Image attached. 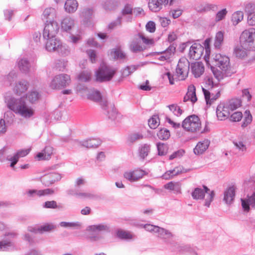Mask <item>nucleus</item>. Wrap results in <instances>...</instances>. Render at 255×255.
Wrapping results in <instances>:
<instances>
[{"label": "nucleus", "mask_w": 255, "mask_h": 255, "mask_svg": "<svg viewBox=\"0 0 255 255\" xmlns=\"http://www.w3.org/2000/svg\"><path fill=\"white\" fill-rule=\"evenodd\" d=\"M247 50L241 45L235 48L234 54L237 57L242 59L247 56Z\"/></svg>", "instance_id": "38"}, {"label": "nucleus", "mask_w": 255, "mask_h": 255, "mask_svg": "<svg viewBox=\"0 0 255 255\" xmlns=\"http://www.w3.org/2000/svg\"><path fill=\"white\" fill-rule=\"evenodd\" d=\"M28 87V82L26 80H22L15 83L13 91L16 94L20 95L27 91Z\"/></svg>", "instance_id": "20"}, {"label": "nucleus", "mask_w": 255, "mask_h": 255, "mask_svg": "<svg viewBox=\"0 0 255 255\" xmlns=\"http://www.w3.org/2000/svg\"><path fill=\"white\" fill-rule=\"evenodd\" d=\"M41 97L40 94L37 91L32 90L28 92L25 97L16 99L11 96L5 97V102L8 109L25 118H29L34 114L33 109L28 107L25 102L26 99L31 104H35Z\"/></svg>", "instance_id": "1"}, {"label": "nucleus", "mask_w": 255, "mask_h": 255, "mask_svg": "<svg viewBox=\"0 0 255 255\" xmlns=\"http://www.w3.org/2000/svg\"><path fill=\"white\" fill-rule=\"evenodd\" d=\"M204 50L203 47L200 44L194 43L190 48L189 55L193 59H198Z\"/></svg>", "instance_id": "15"}, {"label": "nucleus", "mask_w": 255, "mask_h": 255, "mask_svg": "<svg viewBox=\"0 0 255 255\" xmlns=\"http://www.w3.org/2000/svg\"><path fill=\"white\" fill-rule=\"evenodd\" d=\"M186 94L193 103H195L197 101V98L196 95V89L194 85H191L188 87V92Z\"/></svg>", "instance_id": "42"}, {"label": "nucleus", "mask_w": 255, "mask_h": 255, "mask_svg": "<svg viewBox=\"0 0 255 255\" xmlns=\"http://www.w3.org/2000/svg\"><path fill=\"white\" fill-rule=\"evenodd\" d=\"M241 201L242 207L245 211L249 212L250 206L255 208V191L252 195L248 194L247 199H241Z\"/></svg>", "instance_id": "16"}, {"label": "nucleus", "mask_w": 255, "mask_h": 255, "mask_svg": "<svg viewBox=\"0 0 255 255\" xmlns=\"http://www.w3.org/2000/svg\"><path fill=\"white\" fill-rule=\"evenodd\" d=\"M150 144L145 143L141 145L139 149L140 157L142 159L145 158L148 155V154L150 151Z\"/></svg>", "instance_id": "41"}, {"label": "nucleus", "mask_w": 255, "mask_h": 255, "mask_svg": "<svg viewBox=\"0 0 255 255\" xmlns=\"http://www.w3.org/2000/svg\"><path fill=\"white\" fill-rule=\"evenodd\" d=\"M39 227L40 234L46 232H50L56 228V226L52 224H46Z\"/></svg>", "instance_id": "56"}, {"label": "nucleus", "mask_w": 255, "mask_h": 255, "mask_svg": "<svg viewBox=\"0 0 255 255\" xmlns=\"http://www.w3.org/2000/svg\"><path fill=\"white\" fill-rule=\"evenodd\" d=\"M78 197L83 199H96L98 196L93 192H79Z\"/></svg>", "instance_id": "46"}, {"label": "nucleus", "mask_w": 255, "mask_h": 255, "mask_svg": "<svg viewBox=\"0 0 255 255\" xmlns=\"http://www.w3.org/2000/svg\"><path fill=\"white\" fill-rule=\"evenodd\" d=\"M241 101L239 99H232L227 102L226 105L231 111H235L241 106Z\"/></svg>", "instance_id": "34"}, {"label": "nucleus", "mask_w": 255, "mask_h": 255, "mask_svg": "<svg viewBox=\"0 0 255 255\" xmlns=\"http://www.w3.org/2000/svg\"><path fill=\"white\" fill-rule=\"evenodd\" d=\"M144 65V64L141 63L136 65L127 66L123 71V75L126 76H128Z\"/></svg>", "instance_id": "37"}, {"label": "nucleus", "mask_w": 255, "mask_h": 255, "mask_svg": "<svg viewBox=\"0 0 255 255\" xmlns=\"http://www.w3.org/2000/svg\"><path fill=\"white\" fill-rule=\"evenodd\" d=\"M93 12V9L90 8H85L81 12L80 16L84 18L86 20H87L91 17Z\"/></svg>", "instance_id": "48"}, {"label": "nucleus", "mask_w": 255, "mask_h": 255, "mask_svg": "<svg viewBox=\"0 0 255 255\" xmlns=\"http://www.w3.org/2000/svg\"><path fill=\"white\" fill-rule=\"evenodd\" d=\"M190 171L189 169H185L182 166L176 167L174 169L167 171L163 175V178L165 179L170 178L174 176L177 175L181 173H186Z\"/></svg>", "instance_id": "19"}, {"label": "nucleus", "mask_w": 255, "mask_h": 255, "mask_svg": "<svg viewBox=\"0 0 255 255\" xmlns=\"http://www.w3.org/2000/svg\"><path fill=\"white\" fill-rule=\"evenodd\" d=\"M79 80L82 82H88L91 79V73L87 71L81 72L78 75Z\"/></svg>", "instance_id": "47"}, {"label": "nucleus", "mask_w": 255, "mask_h": 255, "mask_svg": "<svg viewBox=\"0 0 255 255\" xmlns=\"http://www.w3.org/2000/svg\"><path fill=\"white\" fill-rule=\"evenodd\" d=\"M246 190L251 189V190L255 189V178H251L249 180L245 181L244 184Z\"/></svg>", "instance_id": "52"}, {"label": "nucleus", "mask_w": 255, "mask_h": 255, "mask_svg": "<svg viewBox=\"0 0 255 255\" xmlns=\"http://www.w3.org/2000/svg\"><path fill=\"white\" fill-rule=\"evenodd\" d=\"M210 141L204 140L202 142H199L194 148V153L196 155L202 154L208 148Z\"/></svg>", "instance_id": "24"}, {"label": "nucleus", "mask_w": 255, "mask_h": 255, "mask_svg": "<svg viewBox=\"0 0 255 255\" xmlns=\"http://www.w3.org/2000/svg\"><path fill=\"white\" fill-rule=\"evenodd\" d=\"M78 143L87 148H94L98 147L101 143V141L97 138H90L89 139L78 141Z\"/></svg>", "instance_id": "22"}, {"label": "nucleus", "mask_w": 255, "mask_h": 255, "mask_svg": "<svg viewBox=\"0 0 255 255\" xmlns=\"http://www.w3.org/2000/svg\"><path fill=\"white\" fill-rule=\"evenodd\" d=\"M88 230L93 232H110V227L107 225L100 224L90 226L88 227Z\"/></svg>", "instance_id": "29"}, {"label": "nucleus", "mask_w": 255, "mask_h": 255, "mask_svg": "<svg viewBox=\"0 0 255 255\" xmlns=\"http://www.w3.org/2000/svg\"><path fill=\"white\" fill-rule=\"evenodd\" d=\"M61 29L66 32H70L75 26V20L73 18L67 16L61 22Z\"/></svg>", "instance_id": "18"}, {"label": "nucleus", "mask_w": 255, "mask_h": 255, "mask_svg": "<svg viewBox=\"0 0 255 255\" xmlns=\"http://www.w3.org/2000/svg\"><path fill=\"white\" fill-rule=\"evenodd\" d=\"M111 54L115 60H124L126 59V54L119 49H113Z\"/></svg>", "instance_id": "39"}, {"label": "nucleus", "mask_w": 255, "mask_h": 255, "mask_svg": "<svg viewBox=\"0 0 255 255\" xmlns=\"http://www.w3.org/2000/svg\"><path fill=\"white\" fill-rule=\"evenodd\" d=\"M16 78L17 74L15 72L13 71L9 72V73L6 76V79L9 85H10Z\"/></svg>", "instance_id": "61"}, {"label": "nucleus", "mask_w": 255, "mask_h": 255, "mask_svg": "<svg viewBox=\"0 0 255 255\" xmlns=\"http://www.w3.org/2000/svg\"><path fill=\"white\" fill-rule=\"evenodd\" d=\"M231 111L226 104L221 103L216 109V115L218 120L223 121L229 118Z\"/></svg>", "instance_id": "12"}, {"label": "nucleus", "mask_w": 255, "mask_h": 255, "mask_svg": "<svg viewBox=\"0 0 255 255\" xmlns=\"http://www.w3.org/2000/svg\"><path fill=\"white\" fill-rule=\"evenodd\" d=\"M240 42L245 49L255 50V29L251 28L243 31L240 35Z\"/></svg>", "instance_id": "2"}, {"label": "nucleus", "mask_w": 255, "mask_h": 255, "mask_svg": "<svg viewBox=\"0 0 255 255\" xmlns=\"http://www.w3.org/2000/svg\"><path fill=\"white\" fill-rule=\"evenodd\" d=\"M235 196V189L234 186L227 189L224 192V201L227 204H231L234 200Z\"/></svg>", "instance_id": "23"}, {"label": "nucleus", "mask_w": 255, "mask_h": 255, "mask_svg": "<svg viewBox=\"0 0 255 255\" xmlns=\"http://www.w3.org/2000/svg\"><path fill=\"white\" fill-rule=\"evenodd\" d=\"M144 48L140 45L138 38H135L130 43L129 49L133 53H137L143 51Z\"/></svg>", "instance_id": "31"}, {"label": "nucleus", "mask_w": 255, "mask_h": 255, "mask_svg": "<svg viewBox=\"0 0 255 255\" xmlns=\"http://www.w3.org/2000/svg\"><path fill=\"white\" fill-rule=\"evenodd\" d=\"M87 98L95 102H100V105L103 109H105L107 106V102L102 100V96L99 91L94 89L91 90L87 94Z\"/></svg>", "instance_id": "14"}, {"label": "nucleus", "mask_w": 255, "mask_h": 255, "mask_svg": "<svg viewBox=\"0 0 255 255\" xmlns=\"http://www.w3.org/2000/svg\"><path fill=\"white\" fill-rule=\"evenodd\" d=\"M71 82L69 75L61 74L55 76L50 84V87L52 89L59 90L68 86Z\"/></svg>", "instance_id": "7"}, {"label": "nucleus", "mask_w": 255, "mask_h": 255, "mask_svg": "<svg viewBox=\"0 0 255 255\" xmlns=\"http://www.w3.org/2000/svg\"><path fill=\"white\" fill-rule=\"evenodd\" d=\"M25 194L26 195L28 198L31 199L42 197L41 190L30 189L27 191Z\"/></svg>", "instance_id": "44"}, {"label": "nucleus", "mask_w": 255, "mask_h": 255, "mask_svg": "<svg viewBox=\"0 0 255 255\" xmlns=\"http://www.w3.org/2000/svg\"><path fill=\"white\" fill-rule=\"evenodd\" d=\"M107 111V115L109 119L111 120H115L117 119L118 116V113L117 112L114 105H111L110 106H107L105 109H103Z\"/></svg>", "instance_id": "32"}, {"label": "nucleus", "mask_w": 255, "mask_h": 255, "mask_svg": "<svg viewBox=\"0 0 255 255\" xmlns=\"http://www.w3.org/2000/svg\"><path fill=\"white\" fill-rule=\"evenodd\" d=\"M211 70L212 71V72L215 76V77L218 80L220 81L221 79H223L224 78V75L226 74H225V71H223V70L220 71L218 69H216L214 67H211Z\"/></svg>", "instance_id": "57"}, {"label": "nucleus", "mask_w": 255, "mask_h": 255, "mask_svg": "<svg viewBox=\"0 0 255 255\" xmlns=\"http://www.w3.org/2000/svg\"><path fill=\"white\" fill-rule=\"evenodd\" d=\"M157 148L159 155H164L167 153V146L164 143L158 142L157 143Z\"/></svg>", "instance_id": "51"}, {"label": "nucleus", "mask_w": 255, "mask_h": 255, "mask_svg": "<svg viewBox=\"0 0 255 255\" xmlns=\"http://www.w3.org/2000/svg\"><path fill=\"white\" fill-rule=\"evenodd\" d=\"M176 49V47L174 44H171L164 51L161 52L163 55L160 56L158 59L162 61H164L169 59L172 55L174 54Z\"/></svg>", "instance_id": "25"}, {"label": "nucleus", "mask_w": 255, "mask_h": 255, "mask_svg": "<svg viewBox=\"0 0 255 255\" xmlns=\"http://www.w3.org/2000/svg\"><path fill=\"white\" fill-rule=\"evenodd\" d=\"M116 73V70L105 65H101L95 73L96 81L104 82L112 80Z\"/></svg>", "instance_id": "4"}, {"label": "nucleus", "mask_w": 255, "mask_h": 255, "mask_svg": "<svg viewBox=\"0 0 255 255\" xmlns=\"http://www.w3.org/2000/svg\"><path fill=\"white\" fill-rule=\"evenodd\" d=\"M44 208L56 209L58 208L57 203L55 201H46L43 205Z\"/></svg>", "instance_id": "63"}, {"label": "nucleus", "mask_w": 255, "mask_h": 255, "mask_svg": "<svg viewBox=\"0 0 255 255\" xmlns=\"http://www.w3.org/2000/svg\"><path fill=\"white\" fill-rule=\"evenodd\" d=\"M122 18L121 16H119L115 21L111 22L108 25L109 29H113L117 26L121 25L122 23Z\"/></svg>", "instance_id": "64"}, {"label": "nucleus", "mask_w": 255, "mask_h": 255, "mask_svg": "<svg viewBox=\"0 0 255 255\" xmlns=\"http://www.w3.org/2000/svg\"><path fill=\"white\" fill-rule=\"evenodd\" d=\"M203 189L199 187L195 188L192 192L191 196L193 199L203 200L204 199L205 193H208V195L205 200L204 205L209 207L215 196V192L213 190L209 192L210 189L205 185H203Z\"/></svg>", "instance_id": "3"}, {"label": "nucleus", "mask_w": 255, "mask_h": 255, "mask_svg": "<svg viewBox=\"0 0 255 255\" xmlns=\"http://www.w3.org/2000/svg\"><path fill=\"white\" fill-rule=\"evenodd\" d=\"M56 17V10L55 8L52 7L45 8L41 15L42 19L45 23L56 21L55 19Z\"/></svg>", "instance_id": "13"}, {"label": "nucleus", "mask_w": 255, "mask_h": 255, "mask_svg": "<svg viewBox=\"0 0 255 255\" xmlns=\"http://www.w3.org/2000/svg\"><path fill=\"white\" fill-rule=\"evenodd\" d=\"M215 66L218 67L221 70L225 71L226 76H230L232 72L230 71L231 68L230 59L225 55L220 53L216 54L213 57Z\"/></svg>", "instance_id": "5"}, {"label": "nucleus", "mask_w": 255, "mask_h": 255, "mask_svg": "<svg viewBox=\"0 0 255 255\" xmlns=\"http://www.w3.org/2000/svg\"><path fill=\"white\" fill-rule=\"evenodd\" d=\"M191 70L195 77L198 78L203 73L204 67L201 62H197L191 64Z\"/></svg>", "instance_id": "21"}, {"label": "nucleus", "mask_w": 255, "mask_h": 255, "mask_svg": "<svg viewBox=\"0 0 255 255\" xmlns=\"http://www.w3.org/2000/svg\"><path fill=\"white\" fill-rule=\"evenodd\" d=\"M224 38V36L223 32L220 31L216 33L214 44L216 48L220 49L223 43Z\"/></svg>", "instance_id": "36"}, {"label": "nucleus", "mask_w": 255, "mask_h": 255, "mask_svg": "<svg viewBox=\"0 0 255 255\" xmlns=\"http://www.w3.org/2000/svg\"><path fill=\"white\" fill-rule=\"evenodd\" d=\"M121 13L123 16L132 14L133 13L132 5L128 3L125 4L121 11Z\"/></svg>", "instance_id": "55"}, {"label": "nucleus", "mask_w": 255, "mask_h": 255, "mask_svg": "<svg viewBox=\"0 0 255 255\" xmlns=\"http://www.w3.org/2000/svg\"><path fill=\"white\" fill-rule=\"evenodd\" d=\"M158 138L162 140H167L170 136V132L165 128H160L157 133Z\"/></svg>", "instance_id": "40"}, {"label": "nucleus", "mask_w": 255, "mask_h": 255, "mask_svg": "<svg viewBox=\"0 0 255 255\" xmlns=\"http://www.w3.org/2000/svg\"><path fill=\"white\" fill-rule=\"evenodd\" d=\"M158 117L157 116H152L150 119L148 120V125L152 129L156 128L159 125Z\"/></svg>", "instance_id": "53"}, {"label": "nucleus", "mask_w": 255, "mask_h": 255, "mask_svg": "<svg viewBox=\"0 0 255 255\" xmlns=\"http://www.w3.org/2000/svg\"><path fill=\"white\" fill-rule=\"evenodd\" d=\"M156 233L158 234V237L162 239H163L164 242L168 243V240L173 237L172 234L163 228L159 227L157 229Z\"/></svg>", "instance_id": "26"}, {"label": "nucleus", "mask_w": 255, "mask_h": 255, "mask_svg": "<svg viewBox=\"0 0 255 255\" xmlns=\"http://www.w3.org/2000/svg\"><path fill=\"white\" fill-rule=\"evenodd\" d=\"M244 17V13L241 11L234 12L232 16V21L234 25H237L241 22Z\"/></svg>", "instance_id": "43"}, {"label": "nucleus", "mask_w": 255, "mask_h": 255, "mask_svg": "<svg viewBox=\"0 0 255 255\" xmlns=\"http://www.w3.org/2000/svg\"><path fill=\"white\" fill-rule=\"evenodd\" d=\"M227 12H228V11H227L226 8H223L222 10L219 11L216 15V18H215L216 21H217V22L220 21L222 20V19H223L225 17L226 15H227Z\"/></svg>", "instance_id": "59"}, {"label": "nucleus", "mask_w": 255, "mask_h": 255, "mask_svg": "<svg viewBox=\"0 0 255 255\" xmlns=\"http://www.w3.org/2000/svg\"><path fill=\"white\" fill-rule=\"evenodd\" d=\"M202 91L207 105H211L220 96V91H218L216 94H214L204 88H202Z\"/></svg>", "instance_id": "17"}, {"label": "nucleus", "mask_w": 255, "mask_h": 255, "mask_svg": "<svg viewBox=\"0 0 255 255\" xmlns=\"http://www.w3.org/2000/svg\"><path fill=\"white\" fill-rule=\"evenodd\" d=\"M18 66L19 70L24 73H28L31 67L30 63L26 58L20 59L18 61Z\"/></svg>", "instance_id": "30"}, {"label": "nucleus", "mask_w": 255, "mask_h": 255, "mask_svg": "<svg viewBox=\"0 0 255 255\" xmlns=\"http://www.w3.org/2000/svg\"><path fill=\"white\" fill-rule=\"evenodd\" d=\"M14 248V244L9 240H2L0 241V251L8 252L10 249Z\"/></svg>", "instance_id": "35"}, {"label": "nucleus", "mask_w": 255, "mask_h": 255, "mask_svg": "<svg viewBox=\"0 0 255 255\" xmlns=\"http://www.w3.org/2000/svg\"><path fill=\"white\" fill-rule=\"evenodd\" d=\"M60 226L64 228H79L81 226V223L77 222H61L60 223Z\"/></svg>", "instance_id": "54"}, {"label": "nucleus", "mask_w": 255, "mask_h": 255, "mask_svg": "<svg viewBox=\"0 0 255 255\" xmlns=\"http://www.w3.org/2000/svg\"><path fill=\"white\" fill-rule=\"evenodd\" d=\"M181 126L185 130L194 132L199 130L201 128V122L198 116L192 115L183 120Z\"/></svg>", "instance_id": "6"}, {"label": "nucleus", "mask_w": 255, "mask_h": 255, "mask_svg": "<svg viewBox=\"0 0 255 255\" xmlns=\"http://www.w3.org/2000/svg\"><path fill=\"white\" fill-rule=\"evenodd\" d=\"M137 36L138 37V39L139 41L141 39L142 40L143 42L146 44H151L153 43L152 39L146 37L142 33H139Z\"/></svg>", "instance_id": "62"}, {"label": "nucleus", "mask_w": 255, "mask_h": 255, "mask_svg": "<svg viewBox=\"0 0 255 255\" xmlns=\"http://www.w3.org/2000/svg\"><path fill=\"white\" fill-rule=\"evenodd\" d=\"M169 110L172 112L174 115L179 117L183 113V110L176 104H172L167 106Z\"/></svg>", "instance_id": "49"}, {"label": "nucleus", "mask_w": 255, "mask_h": 255, "mask_svg": "<svg viewBox=\"0 0 255 255\" xmlns=\"http://www.w3.org/2000/svg\"><path fill=\"white\" fill-rule=\"evenodd\" d=\"M245 118L242 124L243 128L246 127L249 124H251L252 121V116L250 111L246 110L245 112Z\"/></svg>", "instance_id": "50"}, {"label": "nucleus", "mask_w": 255, "mask_h": 255, "mask_svg": "<svg viewBox=\"0 0 255 255\" xmlns=\"http://www.w3.org/2000/svg\"><path fill=\"white\" fill-rule=\"evenodd\" d=\"M45 40V48L49 51H59L61 49L62 45L61 41L55 37L54 38H44Z\"/></svg>", "instance_id": "10"}, {"label": "nucleus", "mask_w": 255, "mask_h": 255, "mask_svg": "<svg viewBox=\"0 0 255 255\" xmlns=\"http://www.w3.org/2000/svg\"><path fill=\"white\" fill-rule=\"evenodd\" d=\"M78 3L76 0H67L65 3L64 8L68 13L74 12L78 8Z\"/></svg>", "instance_id": "28"}, {"label": "nucleus", "mask_w": 255, "mask_h": 255, "mask_svg": "<svg viewBox=\"0 0 255 255\" xmlns=\"http://www.w3.org/2000/svg\"><path fill=\"white\" fill-rule=\"evenodd\" d=\"M117 236L119 238L122 240H129L132 238V236L130 233L122 230L117 231Z\"/></svg>", "instance_id": "45"}, {"label": "nucleus", "mask_w": 255, "mask_h": 255, "mask_svg": "<svg viewBox=\"0 0 255 255\" xmlns=\"http://www.w3.org/2000/svg\"><path fill=\"white\" fill-rule=\"evenodd\" d=\"M60 174L57 172H52L44 175L41 177V181L45 186L49 187L55 182H57L61 179Z\"/></svg>", "instance_id": "11"}, {"label": "nucleus", "mask_w": 255, "mask_h": 255, "mask_svg": "<svg viewBox=\"0 0 255 255\" xmlns=\"http://www.w3.org/2000/svg\"><path fill=\"white\" fill-rule=\"evenodd\" d=\"M53 153V147L50 146H46L41 152H39L36 156L39 160H47L50 158Z\"/></svg>", "instance_id": "27"}, {"label": "nucleus", "mask_w": 255, "mask_h": 255, "mask_svg": "<svg viewBox=\"0 0 255 255\" xmlns=\"http://www.w3.org/2000/svg\"><path fill=\"white\" fill-rule=\"evenodd\" d=\"M143 138V136L141 133H133L129 135L128 137V141L131 143H133L137 140L141 139Z\"/></svg>", "instance_id": "58"}, {"label": "nucleus", "mask_w": 255, "mask_h": 255, "mask_svg": "<svg viewBox=\"0 0 255 255\" xmlns=\"http://www.w3.org/2000/svg\"><path fill=\"white\" fill-rule=\"evenodd\" d=\"M163 4L159 0H151L148 2V7L152 12H156L160 10Z\"/></svg>", "instance_id": "33"}, {"label": "nucleus", "mask_w": 255, "mask_h": 255, "mask_svg": "<svg viewBox=\"0 0 255 255\" xmlns=\"http://www.w3.org/2000/svg\"><path fill=\"white\" fill-rule=\"evenodd\" d=\"M230 117V120L232 122H239L243 117V114L240 112H236L232 114Z\"/></svg>", "instance_id": "60"}, {"label": "nucleus", "mask_w": 255, "mask_h": 255, "mask_svg": "<svg viewBox=\"0 0 255 255\" xmlns=\"http://www.w3.org/2000/svg\"><path fill=\"white\" fill-rule=\"evenodd\" d=\"M59 26L56 21L45 22L43 32V38H54L58 33Z\"/></svg>", "instance_id": "9"}, {"label": "nucleus", "mask_w": 255, "mask_h": 255, "mask_svg": "<svg viewBox=\"0 0 255 255\" xmlns=\"http://www.w3.org/2000/svg\"><path fill=\"white\" fill-rule=\"evenodd\" d=\"M190 63L186 59H180L176 69L177 76L181 80H185L189 71Z\"/></svg>", "instance_id": "8"}]
</instances>
